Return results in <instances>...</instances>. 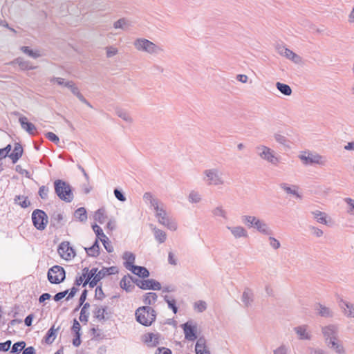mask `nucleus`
<instances>
[{
    "instance_id": "bb28decb",
    "label": "nucleus",
    "mask_w": 354,
    "mask_h": 354,
    "mask_svg": "<svg viewBox=\"0 0 354 354\" xmlns=\"http://www.w3.org/2000/svg\"><path fill=\"white\" fill-rule=\"evenodd\" d=\"M253 292L249 288H245L242 295L241 300L245 306L248 307L253 302Z\"/></svg>"
},
{
    "instance_id": "58836bf2",
    "label": "nucleus",
    "mask_w": 354,
    "mask_h": 354,
    "mask_svg": "<svg viewBox=\"0 0 354 354\" xmlns=\"http://www.w3.org/2000/svg\"><path fill=\"white\" fill-rule=\"evenodd\" d=\"M276 87L284 95L289 96L292 94L290 86L286 84L278 82L276 83Z\"/></svg>"
},
{
    "instance_id": "a211bd4d",
    "label": "nucleus",
    "mask_w": 354,
    "mask_h": 354,
    "mask_svg": "<svg viewBox=\"0 0 354 354\" xmlns=\"http://www.w3.org/2000/svg\"><path fill=\"white\" fill-rule=\"evenodd\" d=\"M19 122L21 128L26 131L30 135L33 136L35 134L36 127L30 122H28L26 116H21L19 118Z\"/></svg>"
},
{
    "instance_id": "7ed1b4c3",
    "label": "nucleus",
    "mask_w": 354,
    "mask_h": 354,
    "mask_svg": "<svg viewBox=\"0 0 354 354\" xmlns=\"http://www.w3.org/2000/svg\"><path fill=\"white\" fill-rule=\"evenodd\" d=\"M133 45L138 50L149 54H158L162 50L160 47L145 38L136 39L133 42Z\"/></svg>"
},
{
    "instance_id": "c9c22d12",
    "label": "nucleus",
    "mask_w": 354,
    "mask_h": 354,
    "mask_svg": "<svg viewBox=\"0 0 354 354\" xmlns=\"http://www.w3.org/2000/svg\"><path fill=\"white\" fill-rule=\"evenodd\" d=\"M131 26V24L128 19L126 18H120L118 21L113 23V28L115 29H122L127 30L129 26Z\"/></svg>"
},
{
    "instance_id": "79ce46f5",
    "label": "nucleus",
    "mask_w": 354,
    "mask_h": 354,
    "mask_svg": "<svg viewBox=\"0 0 354 354\" xmlns=\"http://www.w3.org/2000/svg\"><path fill=\"white\" fill-rule=\"evenodd\" d=\"M274 140H276V142H277L279 144L284 146V147H286L288 148H290V141L288 140V139L283 136L282 134L279 133H275L274 134Z\"/></svg>"
},
{
    "instance_id": "9b49d317",
    "label": "nucleus",
    "mask_w": 354,
    "mask_h": 354,
    "mask_svg": "<svg viewBox=\"0 0 354 354\" xmlns=\"http://www.w3.org/2000/svg\"><path fill=\"white\" fill-rule=\"evenodd\" d=\"M299 159L304 165L322 164V157L317 153H313L310 151H305L303 154L299 156Z\"/></svg>"
},
{
    "instance_id": "774afa93",
    "label": "nucleus",
    "mask_w": 354,
    "mask_h": 354,
    "mask_svg": "<svg viewBox=\"0 0 354 354\" xmlns=\"http://www.w3.org/2000/svg\"><path fill=\"white\" fill-rule=\"evenodd\" d=\"M108 275L109 273L106 272L105 267H103L100 270H97V274L95 276V278H96L100 281L101 279H102L103 278Z\"/></svg>"
},
{
    "instance_id": "5701e85b",
    "label": "nucleus",
    "mask_w": 354,
    "mask_h": 354,
    "mask_svg": "<svg viewBox=\"0 0 354 354\" xmlns=\"http://www.w3.org/2000/svg\"><path fill=\"white\" fill-rule=\"evenodd\" d=\"M122 258L125 260V262L124 263V267L131 271V270L133 269V267L136 266L134 265L136 259L135 255L132 252H125L123 254Z\"/></svg>"
},
{
    "instance_id": "e433bc0d",
    "label": "nucleus",
    "mask_w": 354,
    "mask_h": 354,
    "mask_svg": "<svg viewBox=\"0 0 354 354\" xmlns=\"http://www.w3.org/2000/svg\"><path fill=\"white\" fill-rule=\"evenodd\" d=\"M14 201L22 208H26L30 205V202L28 201V197L24 196H15Z\"/></svg>"
},
{
    "instance_id": "13d9d810",
    "label": "nucleus",
    "mask_w": 354,
    "mask_h": 354,
    "mask_svg": "<svg viewBox=\"0 0 354 354\" xmlns=\"http://www.w3.org/2000/svg\"><path fill=\"white\" fill-rule=\"evenodd\" d=\"M65 87L68 88L74 95H77L80 93L79 88L75 86V83L72 81H67L65 84Z\"/></svg>"
},
{
    "instance_id": "052dcab7",
    "label": "nucleus",
    "mask_w": 354,
    "mask_h": 354,
    "mask_svg": "<svg viewBox=\"0 0 354 354\" xmlns=\"http://www.w3.org/2000/svg\"><path fill=\"white\" fill-rule=\"evenodd\" d=\"M105 298V295L102 290V288L101 286H96L95 291V299L97 300L102 301Z\"/></svg>"
},
{
    "instance_id": "423d86ee",
    "label": "nucleus",
    "mask_w": 354,
    "mask_h": 354,
    "mask_svg": "<svg viewBox=\"0 0 354 354\" xmlns=\"http://www.w3.org/2000/svg\"><path fill=\"white\" fill-rule=\"evenodd\" d=\"M32 221L38 230H44L48 223V216L44 211L37 209L32 214Z\"/></svg>"
},
{
    "instance_id": "9d476101",
    "label": "nucleus",
    "mask_w": 354,
    "mask_h": 354,
    "mask_svg": "<svg viewBox=\"0 0 354 354\" xmlns=\"http://www.w3.org/2000/svg\"><path fill=\"white\" fill-rule=\"evenodd\" d=\"M183 329L185 338L188 341H194L197 339L196 332L197 326L196 324H192V322H187L181 326Z\"/></svg>"
},
{
    "instance_id": "39448f33",
    "label": "nucleus",
    "mask_w": 354,
    "mask_h": 354,
    "mask_svg": "<svg viewBox=\"0 0 354 354\" xmlns=\"http://www.w3.org/2000/svg\"><path fill=\"white\" fill-rule=\"evenodd\" d=\"M47 277L50 283L59 284L64 281L66 272L63 267L55 265L48 270Z\"/></svg>"
},
{
    "instance_id": "ea45409f",
    "label": "nucleus",
    "mask_w": 354,
    "mask_h": 354,
    "mask_svg": "<svg viewBox=\"0 0 354 354\" xmlns=\"http://www.w3.org/2000/svg\"><path fill=\"white\" fill-rule=\"evenodd\" d=\"M207 347L206 339L204 337H200L196 343L195 352L196 354H203V352H201V348ZM207 353V351H204V354Z\"/></svg>"
},
{
    "instance_id": "49530a36",
    "label": "nucleus",
    "mask_w": 354,
    "mask_h": 354,
    "mask_svg": "<svg viewBox=\"0 0 354 354\" xmlns=\"http://www.w3.org/2000/svg\"><path fill=\"white\" fill-rule=\"evenodd\" d=\"M26 345V342L24 341L15 343L11 348L10 353L19 354L21 351L24 349Z\"/></svg>"
},
{
    "instance_id": "f03ea898",
    "label": "nucleus",
    "mask_w": 354,
    "mask_h": 354,
    "mask_svg": "<svg viewBox=\"0 0 354 354\" xmlns=\"http://www.w3.org/2000/svg\"><path fill=\"white\" fill-rule=\"evenodd\" d=\"M136 319L140 324L149 326L155 322L156 312L150 306H141L136 310Z\"/></svg>"
},
{
    "instance_id": "6e6552de",
    "label": "nucleus",
    "mask_w": 354,
    "mask_h": 354,
    "mask_svg": "<svg viewBox=\"0 0 354 354\" xmlns=\"http://www.w3.org/2000/svg\"><path fill=\"white\" fill-rule=\"evenodd\" d=\"M256 151L260 158L273 165H277L279 160L274 156V151L265 145H259L256 147Z\"/></svg>"
},
{
    "instance_id": "a878e982",
    "label": "nucleus",
    "mask_w": 354,
    "mask_h": 354,
    "mask_svg": "<svg viewBox=\"0 0 354 354\" xmlns=\"http://www.w3.org/2000/svg\"><path fill=\"white\" fill-rule=\"evenodd\" d=\"M131 272L142 279L148 278L150 275L149 271L143 266H135Z\"/></svg>"
},
{
    "instance_id": "1a4fd4ad",
    "label": "nucleus",
    "mask_w": 354,
    "mask_h": 354,
    "mask_svg": "<svg viewBox=\"0 0 354 354\" xmlns=\"http://www.w3.org/2000/svg\"><path fill=\"white\" fill-rule=\"evenodd\" d=\"M322 332L325 339L326 344L329 341L338 340V328L336 325L330 324L322 328Z\"/></svg>"
},
{
    "instance_id": "393cba45",
    "label": "nucleus",
    "mask_w": 354,
    "mask_h": 354,
    "mask_svg": "<svg viewBox=\"0 0 354 354\" xmlns=\"http://www.w3.org/2000/svg\"><path fill=\"white\" fill-rule=\"evenodd\" d=\"M59 329V327L55 328V325H53L44 336V341L48 344H51L55 341Z\"/></svg>"
},
{
    "instance_id": "c85d7f7f",
    "label": "nucleus",
    "mask_w": 354,
    "mask_h": 354,
    "mask_svg": "<svg viewBox=\"0 0 354 354\" xmlns=\"http://www.w3.org/2000/svg\"><path fill=\"white\" fill-rule=\"evenodd\" d=\"M159 335L153 333H147L145 335V342L149 346L155 347L159 344Z\"/></svg>"
},
{
    "instance_id": "37998d69",
    "label": "nucleus",
    "mask_w": 354,
    "mask_h": 354,
    "mask_svg": "<svg viewBox=\"0 0 354 354\" xmlns=\"http://www.w3.org/2000/svg\"><path fill=\"white\" fill-rule=\"evenodd\" d=\"M258 220V218L253 216L244 215L241 216L242 222L247 225L248 227H254V223Z\"/></svg>"
},
{
    "instance_id": "0eeeda50",
    "label": "nucleus",
    "mask_w": 354,
    "mask_h": 354,
    "mask_svg": "<svg viewBox=\"0 0 354 354\" xmlns=\"http://www.w3.org/2000/svg\"><path fill=\"white\" fill-rule=\"evenodd\" d=\"M154 210L159 223L171 230L174 231L177 229L176 223L169 219L166 211L162 207L158 206Z\"/></svg>"
},
{
    "instance_id": "f257e3e1",
    "label": "nucleus",
    "mask_w": 354,
    "mask_h": 354,
    "mask_svg": "<svg viewBox=\"0 0 354 354\" xmlns=\"http://www.w3.org/2000/svg\"><path fill=\"white\" fill-rule=\"evenodd\" d=\"M55 192L57 197L66 202L71 203L74 198L72 187L68 183L57 179L54 181Z\"/></svg>"
},
{
    "instance_id": "09e8293b",
    "label": "nucleus",
    "mask_w": 354,
    "mask_h": 354,
    "mask_svg": "<svg viewBox=\"0 0 354 354\" xmlns=\"http://www.w3.org/2000/svg\"><path fill=\"white\" fill-rule=\"evenodd\" d=\"M164 300L168 305V308H170L174 314L178 312V307L176 304V300L174 298H170L169 296L165 295L164 297Z\"/></svg>"
},
{
    "instance_id": "338daca9",
    "label": "nucleus",
    "mask_w": 354,
    "mask_h": 354,
    "mask_svg": "<svg viewBox=\"0 0 354 354\" xmlns=\"http://www.w3.org/2000/svg\"><path fill=\"white\" fill-rule=\"evenodd\" d=\"M288 348L285 345L282 344L273 351V354H288Z\"/></svg>"
},
{
    "instance_id": "f8f14e48",
    "label": "nucleus",
    "mask_w": 354,
    "mask_h": 354,
    "mask_svg": "<svg viewBox=\"0 0 354 354\" xmlns=\"http://www.w3.org/2000/svg\"><path fill=\"white\" fill-rule=\"evenodd\" d=\"M58 252L66 260L71 259L75 256V250L70 245L69 242L64 241L58 247Z\"/></svg>"
},
{
    "instance_id": "ddd939ff",
    "label": "nucleus",
    "mask_w": 354,
    "mask_h": 354,
    "mask_svg": "<svg viewBox=\"0 0 354 354\" xmlns=\"http://www.w3.org/2000/svg\"><path fill=\"white\" fill-rule=\"evenodd\" d=\"M338 305L346 317L354 318V304L340 299L338 301Z\"/></svg>"
},
{
    "instance_id": "69168bd1",
    "label": "nucleus",
    "mask_w": 354,
    "mask_h": 354,
    "mask_svg": "<svg viewBox=\"0 0 354 354\" xmlns=\"http://www.w3.org/2000/svg\"><path fill=\"white\" fill-rule=\"evenodd\" d=\"M45 136L47 139H48L50 141L54 142L55 144H57L59 142V137L53 132L46 133L45 134Z\"/></svg>"
},
{
    "instance_id": "412c9836",
    "label": "nucleus",
    "mask_w": 354,
    "mask_h": 354,
    "mask_svg": "<svg viewBox=\"0 0 354 354\" xmlns=\"http://www.w3.org/2000/svg\"><path fill=\"white\" fill-rule=\"evenodd\" d=\"M254 228H256L260 233L265 235H272L273 234L272 230L270 229L268 225L262 220L258 218L257 221L254 223Z\"/></svg>"
},
{
    "instance_id": "4468645a",
    "label": "nucleus",
    "mask_w": 354,
    "mask_h": 354,
    "mask_svg": "<svg viewBox=\"0 0 354 354\" xmlns=\"http://www.w3.org/2000/svg\"><path fill=\"white\" fill-rule=\"evenodd\" d=\"M293 330L299 340H310L312 339V334L311 332L308 330V325H300L295 327Z\"/></svg>"
},
{
    "instance_id": "4c0bfd02",
    "label": "nucleus",
    "mask_w": 354,
    "mask_h": 354,
    "mask_svg": "<svg viewBox=\"0 0 354 354\" xmlns=\"http://www.w3.org/2000/svg\"><path fill=\"white\" fill-rule=\"evenodd\" d=\"M14 62L17 64L21 70H30L34 68V67L30 65V62L25 60L22 57L16 58Z\"/></svg>"
},
{
    "instance_id": "cd10ccee",
    "label": "nucleus",
    "mask_w": 354,
    "mask_h": 354,
    "mask_svg": "<svg viewBox=\"0 0 354 354\" xmlns=\"http://www.w3.org/2000/svg\"><path fill=\"white\" fill-rule=\"evenodd\" d=\"M162 286L160 282L153 279H145L144 290H160Z\"/></svg>"
},
{
    "instance_id": "0e129e2a",
    "label": "nucleus",
    "mask_w": 354,
    "mask_h": 354,
    "mask_svg": "<svg viewBox=\"0 0 354 354\" xmlns=\"http://www.w3.org/2000/svg\"><path fill=\"white\" fill-rule=\"evenodd\" d=\"M11 145H8L3 149H0V160H2L6 157L8 156V153L11 151Z\"/></svg>"
},
{
    "instance_id": "7c9ffc66",
    "label": "nucleus",
    "mask_w": 354,
    "mask_h": 354,
    "mask_svg": "<svg viewBox=\"0 0 354 354\" xmlns=\"http://www.w3.org/2000/svg\"><path fill=\"white\" fill-rule=\"evenodd\" d=\"M94 310H93V317L99 322L105 321L109 319V316H105L101 310L100 306L93 305Z\"/></svg>"
},
{
    "instance_id": "e2e57ef3",
    "label": "nucleus",
    "mask_w": 354,
    "mask_h": 354,
    "mask_svg": "<svg viewBox=\"0 0 354 354\" xmlns=\"http://www.w3.org/2000/svg\"><path fill=\"white\" fill-rule=\"evenodd\" d=\"M194 307L200 313L205 311L207 308V304L204 301H198L195 303Z\"/></svg>"
},
{
    "instance_id": "dca6fc26",
    "label": "nucleus",
    "mask_w": 354,
    "mask_h": 354,
    "mask_svg": "<svg viewBox=\"0 0 354 354\" xmlns=\"http://www.w3.org/2000/svg\"><path fill=\"white\" fill-rule=\"evenodd\" d=\"M315 310L318 315L324 318H332L334 316V312L329 307L320 303L315 305Z\"/></svg>"
},
{
    "instance_id": "aec40b11",
    "label": "nucleus",
    "mask_w": 354,
    "mask_h": 354,
    "mask_svg": "<svg viewBox=\"0 0 354 354\" xmlns=\"http://www.w3.org/2000/svg\"><path fill=\"white\" fill-rule=\"evenodd\" d=\"M64 216L62 213L55 212L50 216V226L54 228H59L63 225Z\"/></svg>"
},
{
    "instance_id": "864d4df0",
    "label": "nucleus",
    "mask_w": 354,
    "mask_h": 354,
    "mask_svg": "<svg viewBox=\"0 0 354 354\" xmlns=\"http://www.w3.org/2000/svg\"><path fill=\"white\" fill-rule=\"evenodd\" d=\"M280 187L283 189L287 194H292L296 196L298 198H300V195L297 193L296 189H293L291 187H290L286 183H281Z\"/></svg>"
},
{
    "instance_id": "2f4dec72",
    "label": "nucleus",
    "mask_w": 354,
    "mask_h": 354,
    "mask_svg": "<svg viewBox=\"0 0 354 354\" xmlns=\"http://www.w3.org/2000/svg\"><path fill=\"white\" fill-rule=\"evenodd\" d=\"M158 299V295L156 292H149L146 293L144 295L143 297V303L145 305H147V306H149L150 305H152L156 303Z\"/></svg>"
},
{
    "instance_id": "72a5a7b5",
    "label": "nucleus",
    "mask_w": 354,
    "mask_h": 354,
    "mask_svg": "<svg viewBox=\"0 0 354 354\" xmlns=\"http://www.w3.org/2000/svg\"><path fill=\"white\" fill-rule=\"evenodd\" d=\"M327 346L338 353V354H345V349L342 344H339L337 340L329 341Z\"/></svg>"
},
{
    "instance_id": "a18cd8bd",
    "label": "nucleus",
    "mask_w": 354,
    "mask_h": 354,
    "mask_svg": "<svg viewBox=\"0 0 354 354\" xmlns=\"http://www.w3.org/2000/svg\"><path fill=\"white\" fill-rule=\"evenodd\" d=\"M90 307V304L86 302L83 305V307L82 308L80 315V320L82 322L86 323L88 322V315L89 313H86V310Z\"/></svg>"
},
{
    "instance_id": "de8ad7c7",
    "label": "nucleus",
    "mask_w": 354,
    "mask_h": 354,
    "mask_svg": "<svg viewBox=\"0 0 354 354\" xmlns=\"http://www.w3.org/2000/svg\"><path fill=\"white\" fill-rule=\"evenodd\" d=\"M20 49L24 53L34 59H37L41 55L38 50L34 51L28 46H21Z\"/></svg>"
},
{
    "instance_id": "603ef678",
    "label": "nucleus",
    "mask_w": 354,
    "mask_h": 354,
    "mask_svg": "<svg viewBox=\"0 0 354 354\" xmlns=\"http://www.w3.org/2000/svg\"><path fill=\"white\" fill-rule=\"evenodd\" d=\"M95 220L102 224L105 221V210L104 209H99L95 213Z\"/></svg>"
},
{
    "instance_id": "6ab92c4d",
    "label": "nucleus",
    "mask_w": 354,
    "mask_h": 354,
    "mask_svg": "<svg viewBox=\"0 0 354 354\" xmlns=\"http://www.w3.org/2000/svg\"><path fill=\"white\" fill-rule=\"evenodd\" d=\"M226 227L231 232L235 239H239L241 237L245 238L248 236L246 230L242 226H227Z\"/></svg>"
},
{
    "instance_id": "8fccbe9b",
    "label": "nucleus",
    "mask_w": 354,
    "mask_h": 354,
    "mask_svg": "<svg viewBox=\"0 0 354 354\" xmlns=\"http://www.w3.org/2000/svg\"><path fill=\"white\" fill-rule=\"evenodd\" d=\"M117 115L124 120V121L131 123L133 122V120L131 117L129 115V114L124 110H122L121 109H118L115 111Z\"/></svg>"
},
{
    "instance_id": "c756f323",
    "label": "nucleus",
    "mask_w": 354,
    "mask_h": 354,
    "mask_svg": "<svg viewBox=\"0 0 354 354\" xmlns=\"http://www.w3.org/2000/svg\"><path fill=\"white\" fill-rule=\"evenodd\" d=\"M143 199L145 203H149L153 209L159 206L158 200L154 198L150 192H145L143 195Z\"/></svg>"
},
{
    "instance_id": "680f3d73",
    "label": "nucleus",
    "mask_w": 354,
    "mask_h": 354,
    "mask_svg": "<svg viewBox=\"0 0 354 354\" xmlns=\"http://www.w3.org/2000/svg\"><path fill=\"white\" fill-rule=\"evenodd\" d=\"M49 189L45 185H42L39 187L38 194L41 199H47Z\"/></svg>"
},
{
    "instance_id": "5fc2aeb1",
    "label": "nucleus",
    "mask_w": 354,
    "mask_h": 354,
    "mask_svg": "<svg viewBox=\"0 0 354 354\" xmlns=\"http://www.w3.org/2000/svg\"><path fill=\"white\" fill-rule=\"evenodd\" d=\"M188 200L192 203H197L201 201V197L197 192L192 191L189 194Z\"/></svg>"
},
{
    "instance_id": "bf43d9fd",
    "label": "nucleus",
    "mask_w": 354,
    "mask_h": 354,
    "mask_svg": "<svg viewBox=\"0 0 354 354\" xmlns=\"http://www.w3.org/2000/svg\"><path fill=\"white\" fill-rule=\"evenodd\" d=\"M97 268H93L89 270L88 272V275L86 278L85 279L84 282L83 283V286H86L89 281L95 277V276L97 274Z\"/></svg>"
},
{
    "instance_id": "b1692460",
    "label": "nucleus",
    "mask_w": 354,
    "mask_h": 354,
    "mask_svg": "<svg viewBox=\"0 0 354 354\" xmlns=\"http://www.w3.org/2000/svg\"><path fill=\"white\" fill-rule=\"evenodd\" d=\"M88 256L92 257H97L100 255V244L97 239H95L93 244L89 248H84Z\"/></svg>"
},
{
    "instance_id": "4d7b16f0",
    "label": "nucleus",
    "mask_w": 354,
    "mask_h": 354,
    "mask_svg": "<svg viewBox=\"0 0 354 354\" xmlns=\"http://www.w3.org/2000/svg\"><path fill=\"white\" fill-rule=\"evenodd\" d=\"M101 242L102 243L105 250L107 251V252L111 253L113 252V247L112 245L111 242L109 241L107 236L104 239H101Z\"/></svg>"
},
{
    "instance_id": "473e14b6",
    "label": "nucleus",
    "mask_w": 354,
    "mask_h": 354,
    "mask_svg": "<svg viewBox=\"0 0 354 354\" xmlns=\"http://www.w3.org/2000/svg\"><path fill=\"white\" fill-rule=\"evenodd\" d=\"M311 214L313 215L314 218L319 223L327 225L328 222L326 220L327 214L325 212L315 210L311 212Z\"/></svg>"
},
{
    "instance_id": "c03bdc74",
    "label": "nucleus",
    "mask_w": 354,
    "mask_h": 354,
    "mask_svg": "<svg viewBox=\"0 0 354 354\" xmlns=\"http://www.w3.org/2000/svg\"><path fill=\"white\" fill-rule=\"evenodd\" d=\"M287 59L292 61L295 64H299L301 61V58L299 55L294 53L292 50L289 48L286 51L284 55Z\"/></svg>"
},
{
    "instance_id": "3c124183",
    "label": "nucleus",
    "mask_w": 354,
    "mask_h": 354,
    "mask_svg": "<svg viewBox=\"0 0 354 354\" xmlns=\"http://www.w3.org/2000/svg\"><path fill=\"white\" fill-rule=\"evenodd\" d=\"M212 213L214 216H220L224 219H227V212L223 209L222 206H218L212 210Z\"/></svg>"
},
{
    "instance_id": "f3484780",
    "label": "nucleus",
    "mask_w": 354,
    "mask_h": 354,
    "mask_svg": "<svg viewBox=\"0 0 354 354\" xmlns=\"http://www.w3.org/2000/svg\"><path fill=\"white\" fill-rule=\"evenodd\" d=\"M131 280H133V277L127 274L122 278L120 282V287L127 292H132L135 288V285L131 283Z\"/></svg>"
},
{
    "instance_id": "a19ab883",
    "label": "nucleus",
    "mask_w": 354,
    "mask_h": 354,
    "mask_svg": "<svg viewBox=\"0 0 354 354\" xmlns=\"http://www.w3.org/2000/svg\"><path fill=\"white\" fill-rule=\"evenodd\" d=\"M74 216L80 222H85L87 220V213L84 207H80L75 211Z\"/></svg>"
},
{
    "instance_id": "20e7f679",
    "label": "nucleus",
    "mask_w": 354,
    "mask_h": 354,
    "mask_svg": "<svg viewBox=\"0 0 354 354\" xmlns=\"http://www.w3.org/2000/svg\"><path fill=\"white\" fill-rule=\"evenodd\" d=\"M204 180L208 185H221L224 183L222 173L217 168L205 169L203 172Z\"/></svg>"
},
{
    "instance_id": "4be33fe9",
    "label": "nucleus",
    "mask_w": 354,
    "mask_h": 354,
    "mask_svg": "<svg viewBox=\"0 0 354 354\" xmlns=\"http://www.w3.org/2000/svg\"><path fill=\"white\" fill-rule=\"evenodd\" d=\"M23 148L20 143H15L13 151L9 154L8 157L11 158L12 163H16L22 156Z\"/></svg>"
},
{
    "instance_id": "6e6d98bb",
    "label": "nucleus",
    "mask_w": 354,
    "mask_h": 354,
    "mask_svg": "<svg viewBox=\"0 0 354 354\" xmlns=\"http://www.w3.org/2000/svg\"><path fill=\"white\" fill-rule=\"evenodd\" d=\"M92 228L96 234L97 239L101 240V239L106 238V235L103 232L102 229L97 224L92 225Z\"/></svg>"
},
{
    "instance_id": "2eb2a0df",
    "label": "nucleus",
    "mask_w": 354,
    "mask_h": 354,
    "mask_svg": "<svg viewBox=\"0 0 354 354\" xmlns=\"http://www.w3.org/2000/svg\"><path fill=\"white\" fill-rule=\"evenodd\" d=\"M72 332L75 334V337L73 339V345L75 347L79 346L81 344V326L79 322L74 319L73 326L71 328Z\"/></svg>"
},
{
    "instance_id": "f704fd0d",
    "label": "nucleus",
    "mask_w": 354,
    "mask_h": 354,
    "mask_svg": "<svg viewBox=\"0 0 354 354\" xmlns=\"http://www.w3.org/2000/svg\"><path fill=\"white\" fill-rule=\"evenodd\" d=\"M153 231L155 239L159 243H163L166 241L167 234L163 230L158 229L156 227H154L153 228Z\"/></svg>"
}]
</instances>
